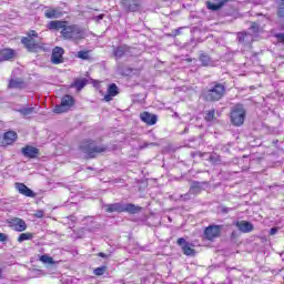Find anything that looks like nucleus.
Listing matches in <instances>:
<instances>
[{"instance_id": "obj_1", "label": "nucleus", "mask_w": 284, "mask_h": 284, "mask_svg": "<svg viewBox=\"0 0 284 284\" xmlns=\"http://www.w3.org/2000/svg\"><path fill=\"white\" fill-rule=\"evenodd\" d=\"M226 92H227V88L225 87V84L219 81H213L202 90L201 98L206 103H216L221 101L223 97H225Z\"/></svg>"}, {"instance_id": "obj_2", "label": "nucleus", "mask_w": 284, "mask_h": 284, "mask_svg": "<svg viewBox=\"0 0 284 284\" xmlns=\"http://www.w3.org/2000/svg\"><path fill=\"white\" fill-rule=\"evenodd\" d=\"M79 150L84 155V159L90 161V159H97V155L102 154V152H108V146L97 145L94 140H84L79 145Z\"/></svg>"}, {"instance_id": "obj_3", "label": "nucleus", "mask_w": 284, "mask_h": 284, "mask_svg": "<svg viewBox=\"0 0 284 284\" xmlns=\"http://www.w3.org/2000/svg\"><path fill=\"white\" fill-rule=\"evenodd\" d=\"M104 207L105 212H108L109 214H112L113 212H118L119 214H121L122 212H128V214H139V212L143 210L141 206H136L132 203H113L106 204Z\"/></svg>"}, {"instance_id": "obj_4", "label": "nucleus", "mask_w": 284, "mask_h": 284, "mask_svg": "<svg viewBox=\"0 0 284 284\" xmlns=\"http://www.w3.org/2000/svg\"><path fill=\"white\" fill-rule=\"evenodd\" d=\"M60 34H62V38L70 41H81L85 39V31L77 24L68 26L64 24V29L60 31Z\"/></svg>"}, {"instance_id": "obj_5", "label": "nucleus", "mask_w": 284, "mask_h": 284, "mask_svg": "<svg viewBox=\"0 0 284 284\" xmlns=\"http://www.w3.org/2000/svg\"><path fill=\"white\" fill-rule=\"evenodd\" d=\"M247 115V110L245 105L237 103L231 109V123L235 128H241L245 123V116Z\"/></svg>"}, {"instance_id": "obj_6", "label": "nucleus", "mask_w": 284, "mask_h": 284, "mask_svg": "<svg viewBox=\"0 0 284 284\" xmlns=\"http://www.w3.org/2000/svg\"><path fill=\"white\" fill-rule=\"evenodd\" d=\"M72 105H74V97L70 94L63 95L60 105H55L53 112L55 114H63V112H68V108H72Z\"/></svg>"}, {"instance_id": "obj_7", "label": "nucleus", "mask_w": 284, "mask_h": 284, "mask_svg": "<svg viewBox=\"0 0 284 284\" xmlns=\"http://www.w3.org/2000/svg\"><path fill=\"white\" fill-rule=\"evenodd\" d=\"M114 59H123V57H134V48L128 44L113 47Z\"/></svg>"}, {"instance_id": "obj_8", "label": "nucleus", "mask_w": 284, "mask_h": 284, "mask_svg": "<svg viewBox=\"0 0 284 284\" xmlns=\"http://www.w3.org/2000/svg\"><path fill=\"white\" fill-rule=\"evenodd\" d=\"M178 245L182 250V254L184 256H195L196 255V250H194V244L192 242L186 241L185 237H180L178 239Z\"/></svg>"}, {"instance_id": "obj_9", "label": "nucleus", "mask_w": 284, "mask_h": 284, "mask_svg": "<svg viewBox=\"0 0 284 284\" xmlns=\"http://www.w3.org/2000/svg\"><path fill=\"white\" fill-rule=\"evenodd\" d=\"M125 12H139L141 10V0H120Z\"/></svg>"}, {"instance_id": "obj_10", "label": "nucleus", "mask_w": 284, "mask_h": 284, "mask_svg": "<svg viewBox=\"0 0 284 284\" xmlns=\"http://www.w3.org/2000/svg\"><path fill=\"white\" fill-rule=\"evenodd\" d=\"M63 54H65V50L63 48L54 47L51 54V63H53V65L63 63Z\"/></svg>"}, {"instance_id": "obj_11", "label": "nucleus", "mask_w": 284, "mask_h": 284, "mask_svg": "<svg viewBox=\"0 0 284 284\" xmlns=\"http://www.w3.org/2000/svg\"><path fill=\"white\" fill-rule=\"evenodd\" d=\"M223 226L221 225H210L204 231V236L207 239V241H214V239H217L221 234V230Z\"/></svg>"}, {"instance_id": "obj_12", "label": "nucleus", "mask_w": 284, "mask_h": 284, "mask_svg": "<svg viewBox=\"0 0 284 284\" xmlns=\"http://www.w3.org/2000/svg\"><path fill=\"white\" fill-rule=\"evenodd\" d=\"M16 190H18L19 194L28 196L29 199H34V196H37V193H34L32 189L28 187V185L21 182L16 183Z\"/></svg>"}, {"instance_id": "obj_13", "label": "nucleus", "mask_w": 284, "mask_h": 284, "mask_svg": "<svg viewBox=\"0 0 284 284\" xmlns=\"http://www.w3.org/2000/svg\"><path fill=\"white\" fill-rule=\"evenodd\" d=\"M21 43L24 45V48L28 50V52H38L39 44L34 42L33 38H26L23 37L21 39Z\"/></svg>"}, {"instance_id": "obj_14", "label": "nucleus", "mask_w": 284, "mask_h": 284, "mask_svg": "<svg viewBox=\"0 0 284 284\" xmlns=\"http://www.w3.org/2000/svg\"><path fill=\"white\" fill-rule=\"evenodd\" d=\"M17 57V51L14 49H1L0 50V63L3 61H12Z\"/></svg>"}, {"instance_id": "obj_15", "label": "nucleus", "mask_w": 284, "mask_h": 284, "mask_svg": "<svg viewBox=\"0 0 284 284\" xmlns=\"http://www.w3.org/2000/svg\"><path fill=\"white\" fill-rule=\"evenodd\" d=\"M21 153L23 156H26V159H37L39 156V149L31 145H27L21 149Z\"/></svg>"}, {"instance_id": "obj_16", "label": "nucleus", "mask_w": 284, "mask_h": 284, "mask_svg": "<svg viewBox=\"0 0 284 284\" xmlns=\"http://www.w3.org/2000/svg\"><path fill=\"white\" fill-rule=\"evenodd\" d=\"M235 225L243 234H250V232L254 231V224L248 221H237Z\"/></svg>"}, {"instance_id": "obj_17", "label": "nucleus", "mask_w": 284, "mask_h": 284, "mask_svg": "<svg viewBox=\"0 0 284 284\" xmlns=\"http://www.w3.org/2000/svg\"><path fill=\"white\" fill-rule=\"evenodd\" d=\"M8 88L10 90H23V88H26V81H23L21 78L11 79Z\"/></svg>"}, {"instance_id": "obj_18", "label": "nucleus", "mask_w": 284, "mask_h": 284, "mask_svg": "<svg viewBox=\"0 0 284 284\" xmlns=\"http://www.w3.org/2000/svg\"><path fill=\"white\" fill-rule=\"evenodd\" d=\"M11 225L17 232H26V230H28V224H26V221L19 217L12 219Z\"/></svg>"}, {"instance_id": "obj_19", "label": "nucleus", "mask_w": 284, "mask_h": 284, "mask_svg": "<svg viewBox=\"0 0 284 284\" xmlns=\"http://www.w3.org/2000/svg\"><path fill=\"white\" fill-rule=\"evenodd\" d=\"M159 121V115L154 113H150L148 111L143 112V123H146V125H156Z\"/></svg>"}, {"instance_id": "obj_20", "label": "nucleus", "mask_w": 284, "mask_h": 284, "mask_svg": "<svg viewBox=\"0 0 284 284\" xmlns=\"http://www.w3.org/2000/svg\"><path fill=\"white\" fill-rule=\"evenodd\" d=\"M116 94H119V87L116 85V83H111L106 89V94L104 95V100L106 102L112 101V97H116Z\"/></svg>"}, {"instance_id": "obj_21", "label": "nucleus", "mask_w": 284, "mask_h": 284, "mask_svg": "<svg viewBox=\"0 0 284 284\" xmlns=\"http://www.w3.org/2000/svg\"><path fill=\"white\" fill-rule=\"evenodd\" d=\"M65 24H68V21L52 20L48 23V29L59 32V30H64Z\"/></svg>"}, {"instance_id": "obj_22", "label": "nucleus", "mask_w": 284, "mask_h": 284, "mask_svg": "<svg viewBox=\"0 0 284 284\" xmlns=\"http://www.w3.org/2000/svg\"><path fill=\"white\" fill-rule=\"evenodd\" d=\"M226 3V0H212L207 2L206 8L213 12H216L217 10H221V8H223V6Z\"/></svg>"}, {"instance_id": "obj_23", "label": "nucleus", "mask_w": 284, "mask_h": 284, "mask_svg": "<svg viewBox=\"0 0 284 284\" xmlns=\"http://www.w3.org/2000/svg\"><path fill=\"white\" fill-rule=\"evenodd\" d=\"M17 139H18L17 132L8 131L3 135V144L4 145H12V143H14V141H17Z\"/></svg>"}, {"instance_id": "obj_24", "label": "nucleus", "mask_w": 284, "mask_h": 284, "mask_svg": "<svg viewBox=\"0 0 284 284\" xmlns=\"http://www.w3.org/2000/svg\"><path fill=\"white\" fill-rule=\"evenodd\" d=\"M45 19H61L63 17V12L59 9H48L44 11Z\"/></svg>"}, {"instance_id": "obj_25", "label": "nucleus", "mask_w": 284, "mask_h": 284, "mask_svg": "<svg viewBox=\"0 0 284 284\" xmlns=\"http://www.w3.org/2000/svg\"><path fill=\"white\" fill-rule=\"evenodd\" d=\"M237 41L243 45H250L252 43V34L247 32H239L237 33Z\"/></svg>"}, {"instance_id": "obj_26", "label": "nucleus", "mask_w": 284, "mask_h": 284, "mask_svg": "<svg viewBox=\"0 0 284 284\" xmlns=\"http://www.w3.org/2000/svg\"><path fill=\"white\" fill-rule=\"evenodd\" d=\"M87 85H88V79L83 78V79H75L73 83H71L70 88H75L78 92H81V90H83V88H85Z\"/></svg>"}, {"instance_id": "obj_27", "label": "nucleus", "mask_w": 284, "mask_h": 284, "mask_svg": "<svg viewBox=\"0 0 284 284\" xmlns=\"http://www.w3.org/2000/svg\"><path fill=\"white\" fill-rule=\"evenodd\" d=\"M200 62L202 63V65H204L205 68L207 67V65H212V58H210L209 55H207V53H201L200 54Z\"/></svg>"}, {"instance_id": "obj_28", "label": "nucleus", "mask_w": 284, "mask_h": 284, "mask_svg": "<svg viewBox=\"0 0 284 284\" xmlns=\"http://www.w3.org/2000/svg\"><path fill=\"white\" fill-rule=\"evenodd\" d=\"M204 119L209 123H212V121H215L216 120V110L212 109V110L206 111Z\"/></svg>"}, {"instance_id": "obj_29", "label": "nucleus", "mask_w": 284, "mask_h": 284, "mask_svg": "<svg viewBox=\"0 0 284 284\" xmlns=\"http://www.w3.org/2000/svg\"><path fill=\"white\" fill-rule=\"evenodd\" d=\"M201 182H193L190 187V194H201Z\"/></svg>"}, {"instance_id": "obj_30", "label": "nucleus", "mask_w": 284, "mask_h": 284, "mask_svg": "<svg viewBox=\"0 0 284 284\" xmlns=\"http://www.w3.org/2000/svg\"><path fill=\"white\" fill-rule=\"evenodd\" d=\"M34 235L32 233H22L18 237V243H23V241H32Z\"/></svg>"}, {"instance_id": "obj_31", "label": "nucleus", "mask_w": 284, "mask_h": 284, "mask_svg": "<svg viewBox=\"0 0 284 284\" xmlns=\"http://www.w3.org/2000/svg\"><path fill=\"white\" fill-rule=\"evenodd\" d=\"M41 263L48 264V265H54V258L50 257L47 254H43L40 256Z\"/></svg>"}, {"instance_id": "obj_32", "label": "nucleus", "mask_w": 284, "mask_h": 284, "mask_svg": "<svg viewBox=\"0 0 284 284\" xmlns=\"http://www.w3.org/2000/svg\"><path fill=\"white\" fill-rule=\"evenodd\" d=\"M106 270H108V266H99V267L94 268L93 274L95 276H103L105 274Z\"/></svg>"}, {"instance_id": "obj_33", "label": "nucleus", "mask_w": 284, "mask_h": 284, "mask_svg": "<svg viewBox=\"0 0 284 284\" xmlns=\"http://www.w3.org/2000/svg\"><path fill=\"white\" fill-rule=\"evenodd\" d=\"M277 17L278 19H284V0H281L277 6Z\"/></svg>"}, {"instance_id": "obj_34", "label": "nucleus", "mask_w": 284, "mask_h": 284, "mask_svg": "<svg viewBox=\"0 0 284 284\" xmlns=\"http://www.w3.org/2000/svg\"><path fill=\"white\" fill-rule=\"evenodd\" d=\"M250 31L252 32V34H258L261 32V24L256 22H252L250 27Z\"/></svg>"}, {"instance_id": "obj_35", "label": "nucleus", "mask_w": 284, "mask_h": 284, "mask_svg": "<svg viewBox=\"0 0 284 284\" xmlns=\"http://www.w3.org/2000/svg\"><path fill=\"white\" fill-rule=\"evenodd\" d=\"M78 59H82V61H88L90 59V51H79L77 54Z\"/></svg>"}, {"instance_id": "obj_36", "label": "nucleus", "mask_w": 284, "mask_h": 284, "mask_svg": "<svg viewBox=\"0 0 284 284\" xmlns=\"http://www.w3.org/2000/svg\"><path fill=\"white\" fill-rule=\"evenodd\" d=\"M18 112H20L22 116H29V114H32V112H34V108H23L18 110Z\"/></svg>"}, {"instance_id": "obj_37", "label": "nucleus", "mask_w": 284, "mask_h": 284, "mask_svg": "<svg viewBox=\"0 0 284 284\" xmlns=\"http://www.w3.org/2000/svg\"><path fill=\"white\" fill-rule=\"evenodd\" d=\"M209 159L212 163L221 162V156L216 153H211Z\"/></svg>"}, {"instance_id": "obj_38", "label": "nucleus", "mask_w": 284, "mask_h": 284, "mask_svg": "<svg viewBox=\"0 0 284 284\" xmlns=\"http://www.w3.org/2000/svg\"><path fill=\"white\" fill-rule=\"evenodd\" d=\"M105 14L101 13L99 16H94L93 17V21H95L97 23H99V21H103Z\"/></svg>"}, {"instance_id": "obj_39", "label": "nucleus", "mask_w": 284, "mask_h": 284, "mask_svg": "<svg viewBox=\"0 0 284 284\" xmlns=\"http://www.w3.org/2000/svg\"><path fill=\"white\" fill-rule=\"evenodd\" d=\"M221 212L222 214H230V212H232V207L221 206Z\"/></svg>"}, {"instance_id": "obj_40", "label": "nucleus", "mask_w": 284, "mask_h": 284, "mask_svg": "<svg viewBox=\"0 0 284 284\" xmlns=\"http://www.w3.org/2000/svg\"><path fill=\"white\" fill-rule=\"evenodd\" d=\"M32 37L34 38L39 37V33H37V31L34 30L29 31L27 38L32 39Z\"/></svg>"}, {"instance_id": "obj_41", "label": "nucleus", "mask_w": 284, "mask_h": 284, "mask_svg": "<svg viewBox=\"0 0 284 284\" xmlns=\"http://www.w3.org/2000/svg\"><path fill=\"white\" fill-rule=\"evenodd\" d=\"M6 242H8V235L0 232V243H6Z\"/></svg>"}, {"instance_id": "obj_42", "label": "nucleus", "mask_w": 284, "mask_h": 284, "mask_svg": "<svg viewBox=\"0 0 284 284\" xmlns=\"http://www.w3.org/2000/svg\"><path fill=\"white\" fill-rule=\"evenodd\" d=\"M98 256H100V258H110L111 256V253H103V252H100L98 253Z\"/></svg>"}, {"instance_id": "obj_43", "label": "nucleus", "mask_w": 284, "mask_h": 284, "mask_svg": "<svg viewBox=\"0 0 284 284\" xmlns=\"http://www.w3.org/2000/svg\"><path fill=\"white\" fill-rule=\"evenodd\" d=\"M34 216H36L37 219H43V211H37L36 214H34Z\"/></svg>"}, {"instance_id": "obj_44", "label": "nucleus", "mask_w": 284, "mask_h": 284, "mask_svg": "<svg viewBox=\"0 0 284 284\" xmlns=\"http://www.w3.org/2000/svg\"><path fill=\"white\" fill-rule=\"evenodd\" d=\"M150 145H156V143L152 142V143H143V148H150Z\"/></svg>"}, {"instance_id": "obj_45", "label": "nucleus", "mask_w": 284, "mask_h": 284, "mask_svg": "<svg viewBox=\"0 0 284 284\" xmlns=\"http://www.w3.org/2000/svg\"><path fill=\"white\" fill-rule=\"evenodd\" d=\"M277 232H278V230L276 227L271 229V234H276Z\"/></svg>"}, {"instance_id": "obj_46", "label": "nucleus", "mask_w": 284, "mask_h": 284, "mask_svg": "<svg viewBox=\"0 0 284 284\" xmlns=\"http://www.w3.org/2000/svg\"><path fill=\"white\" fill-rule=\"evenodd\" d=\"M231 239H236V231H233V232L231 233Z\"/></svg>"}, {"instance_id": "obj_47", "label": "nucleus", "mask_w": 284, "mask_h": 284, "mask_svg": "<svg viewBox=\"0 0 284 284\" xmlns=\"http://www.w3.org/2000/svg\"><path fill=\"white\" fill-rule=\"evenodd\" d=\"M174 34H175V37H176L178 34H181V28H180V29H176Z\"/></svg>"}, {"instance_id": "obj_48", "label": "nucleus", "mask_w": 284, "mask_h": 284, "mask_svg": "<svg viewBox=\"0 0 284 284\" xmlns=\"http://www.w3.org/2000/svg\"><path fill=\"white\" fill-rule=\"evenodd\" d=\"M140 121H143V112L140 113Z\"/></svg>"}, {"instance_id": "obj_49", "label": "nucleus", "mask_w": 284, "mask_h": 284, "mask_svg": "<svg viewBox=\"0 0 284 284\" xmlns=\"http://www.w3.org/2000/svg\"><path fill=\"white\" fill-rule=\"evenodd\" d=\"M88 170H91V171H92V170H94V168H92V166H89V168H88Z\"/></svg>"}, {"instance_id": "obj_50", "label": "nucleus", "mask_w": 284, "mask_h": 284, "mask_svg": "<svg viewBox=\"0 0 284 284\" xmlns=\"http://www.w3.org/2000/svg\"><path fill=\"white\" fill-rule=\"evenodd\" d=\"M1 276H2V271H1V268H0V278H1Z\"/></svg>"}]
</instances>
